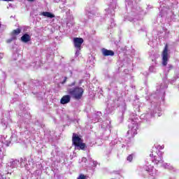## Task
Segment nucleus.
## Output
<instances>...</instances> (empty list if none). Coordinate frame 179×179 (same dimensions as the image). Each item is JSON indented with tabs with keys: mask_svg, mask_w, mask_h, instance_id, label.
<instances>
[{
	"mask_svg": "<svg viewBox=\"0 0 179 179\" xmlns=\"http://www.w3.org/2000/svg\"><path fill=\"white\" fill-rule=\"evenodd\" d=\"M168 87L167 76H165L161 85L157 87L156 93L151 94L150 96H145V100L150 103L151 108H148L150 111H148L147 113H143L140 116L141 120L148 122V121H150V118H152V117L162 116L160 103L156 101H157V96H164V94H166L164 89H167Z\"/></svg>",
	"mask_w": 179,
	"mask_h": 179,
	"instance_id": "obj_1",
	"label": "nucleus"
},
{
	"mask_svg": "<svg viewBox=\"0 0 179 179\" xmlns=\"http://www.w3.org/2000/svg\"><path fill=\"white\" fill-rule=\"evenodd\" d=\"M150 156L152 157V163H155L157 166H162L163 164V152H160L157 148H152V151Z\"/></svg>",
	"mask_w": 179,
	"mask_h": 179,
	"instance_id": "obj_2",
	"label": "nucleus"
},
{
	"mask_svg": "<svg viewBox=\"0 0 179 179\" xmlns=\"http://www.w3.org/2000/svg\"><path fill=\"white\" fill-rule=\"evenodd\" d=\"M159 16L163 19H168L169 22H171V20H176L177 15H174L170 8L166 7L164 4H162L161 6Z\"/></svg>",
	"mask_w": 179,
	"mask_h": 179,
	"instance_id": "obj_3",
	"label": "nucleus"
},
{
	"mask_svg": "<svg viewBox=\"0 0 179 179\" xmlns=\"http://www.w3.org/2000/svg\"><path fill=\"white\" fill-rule=\"evenodd\" d=\"M143 173L150 179L156 178V169L151 164H145L143 168Z\"/></svg>",
	"mask_w": 179,
	"mask_h": 179,
	"instance_id": "obj_4",
	"label": "nucleus"
},
{
	"mask_svg": "<svg viewBox=\"0 0 179 179\" xmlns=\"http://www.w3.org/2000/svg\"><path fill=\"white\" fill-rule=\"evenodd\" d=\"M69 94L72 96L76 100H80L82 96H83L84 90L83 88L80 87H76L75 88H71L69 90Z\"/></svg>",
	"mask_w": 179,
	"mask_h": 179,
	"instance_id": "obj_5",
	"label": "nucleus"
},
{
	"mask_svg": "<svg viewBox=\"0 0 179 179\" xmlns=\"http://www.w3.org/2000/svg\"><path fill=\"white\" fill-rule=\"evenodd\" d=\"M131 122V124L129 125V131L127 134L131 135V136H135L136 134H138V121L136 120V117L129 119Z\"/></svg>",
	"mask_w": 179,
	"mask_h": 179,
	"instance_id": "obj_6",
	"label": "nucleus"
},
{
	"mask_svg": "<svg viewBox=\"0 0 179 179\" xmlns=\"http://www.w3.org/2000/svg\"><path fill=\"white\" fill-rule=\"evenodd\" d=\"M118 6H117V0H112L108 8L105 9V12L107 13L108 17H111L115 15V10L117 9Z\"/></svg>",
	"mask_w": 179,
	"mask_h": 179,
	"instance_id": "obj_7",
	"label": "nucleus"
},
{
	"mask_svg": "<svg viewBox=\"0 0 179 179\" xmlns=\"http://www.w3.org/2000/svg\"><path fill=\"white\" fill-rule=\"evenodd\" d=\"M74 47L76 49V56L78 57L82 50V44H83V38H73Z\"/></svg>",
	"mask_w": 179,
	"mask_h": 179,
	"instance_id": "obj_8",
	"label": "nucleus"
},
{
	"mask_svg": "<svg viewBox=\"0 0 179 179\" xmlns=\"http://www.w3.org/2000/svg\"><path fill=\"white\" fill-rule=\"evenodd\" d=\"M136 1L134 0H126V8L127 12H131L129 13V16L132 15V12H136Z\"/></svg>",
	"mask_w": 179,
	"mask_h": 179,
	"instance_id": "obj_9",
	"label": "nucleus"
},
{
	"mask_svg": "<svg viewBox=\"0 0 179 179\" xmlns=\"http://www.w3.org/2000/svg\"><path fill=\"white\" fill-rule=\"evenodd\" d=\"M162 65L163 66H166L169 62V59L170 58V55H169V45H166L164 49L162 54Z\"/></svg>",
	"mask_w": 179,
	"mask_h": 179,
	"instance_id": "obj_10",
	"label": "nucleus"
},
{
	"mask_svg": "<svg viewBox=\"0 0 179 179\" xmlns=\"http://www.w3.org/2000/svg\"><path fill=\"white\" fill-rule=\"evenodd\" d=\"M17 138L16 136L12 135L10 137V140H8V136H1V143L5 145L6 147L9 146L10 142H17Z\"/></svg>",
	"mask_w": 179,
	"mask_h": 179,
	"instance_id": "obj_11",
	"label": "nucleus"
},
{
	"mask_svg": "<svg viewBox=\"0 0 179 179\" xmlns=\"http://www.w3.org/2000/svg\"><path fill=\"white\" fill-rule=\"evenodd\" d=\"M96 13H97V8H96L86 9L85 14L89 17V19H92V17H93V16H96Z\"/></svg>",
	"mask_w": 179,
	"mask_h": 179,
	"instance_id": "obj_12",
	"label": "nucleus"
},
{
	"mask_svg": "<svg viewBox=\"0 0 179 179\" xmlns=\"http://www.w3.org/2000/svg\"><path fill=\"white\" fill-rule=\"evenodd\" d=\"M72 142H73V145H74V146L76 148V146H77V145H79L80 143H83V141L82 140L80 136H79L78 134H73V138H72Z\"/></svg>",
	"mask_w": 179,
	"mask_h": 179,
	"instance_id": "obj_13",
	"label": "nucleus"
},
{
	"mask_svg": "<svg viewBox=\"0 0 179 179\" xmlns=\"http://www.w3.org/2000/svg\"><path fill=\"white\" fill-rule=\"evenodd\" d=\"M101 52L103 55V57H114V51L107 50L106 48H102L101 49Z\"/></svg>",
	"mask_w": 179,
	"mask_h": 179,
	"instance_id": "obj_14",
	"label": "nucleus"
},
{
	"mask_svg": "<svg viewBox=\"0 0 179 179\" xmlns=\"http://www.w3.org/2000/svg\"><path fill=\"white\" fill-rule=\"evenodd\" d=\"M71 101V95H64L60 100V104H68Z\"/></svg>",
	"mask_w": 179,
	"mask_h": 179,
	"instance_id": "obj_15",
	"label": "nucleus"
},
{
	"mask_svg": "<svg viewBox=\"0 0 179 179\" xmlns=\"http://www.w3.org/2000/svg\"><path fill=\"white\" fill-rule=\"evenodd\" d=\"M8 166L11 169H16L19 166V160L17 159H10V163L8 164Z\"/></svg>",
	"mask_w": 179,
	"mask_h": 179,
	"instance_id": "obj_16",
	"label": "nucleus"
},
{
	"mask_svg": "<svg viewBox=\"0 0 179 179\" xmlns=\"http://www.w3.org/2000/svg\"><path fill=\"white\" fill-rule=\"evenodd\" d=\"M149 72L151 73H156V72H157V64H156V62L152 63L149 67Z\"/></svg>",
	"mask_w": 179,
	"mask_h": 179,
	"instance_id": "obj_17",
	"label": "nucleus"
},
{
	"mask_svg": "<svg viewBox=\"0 0 179 179\" xmlns=\"http://www.w3.org/2000/svg\"><path fill=\"white\" fill-rule=\"evenodd\" d=\"M10 122V119H8V117H3L1 121V124L3 126V128H4V129H6V128H8V123Z\"/></svg>",
	"mask_w": 179,
	"mask_h": 179,
	"instance_id": "obj_18",
	"label": "nucleus"
},
{
	"mask_svg": "<svg viewBox=\"0 0 179 179\" xmlns=\"http://www.w3.org/2000/svg\"><path fill=\"white\" fill-rule=\"evenodd\" d=\"M41 15L42 16H45V17H49V19H52V18L55 17V15L54 14H52V13H50V12H47V11L42 12L41 13Z\"/></svg>",
	"mask_w": 179,
	"mask_h": 179,
	"instance_id": "obj_19",
	"label": "nucleus"
},
{
	"mask_svg": "<svg viewBox=\"0 0 179 179\" xmlns=\"http://www.w3.org/2000/svg\"><path fill=\"white\" fill-rule=\"evenodd\" d=\"M75 149L77 150H85L86 149V144L83 143H80L78 145L75 146Z\"/></svg>",
	"mask_w": 179,
	"mask_h": 179,
	"instance_id": "obj_20",
	"label": "nucleus"
},
{
	"mask_svg": "<svg viewBox=\"0 0 179 179\" xmlns=\"http://www.w3.org/2000/svg\"><path fill=\"white\" fill-rule=\"evenodd\" d=\"M30 35H29L28 34H24L21 37V41H22V43H29V41H30Z\"/></svg>",
	"mask_w": 179,
	"mask_h": 179,
	"instance_id": "obj_21",
	"label": "nucleus"
},
{
	"mask_svg": "<svg viewBox=\"0 0 179 179\" xmlns=\"http://www.w3.org/2000/svg\"><path fill=\"white\" fill-rule=\"evenodd\" d=\"M110 122L109 120H107L106 122H103L101 124V128H103L105 129H110Z\"/></svg>",
	"mask_w": 179,
	"mask_h": 179,
	"instance_id": "obj_22",
	"label": "nucleus"
},
{
	"mask_svg": "<svg viewBox=\"0 0 179 179\" xmlns=\"http://www.w3.org/2000/svg\"><path fill=\"white\" fill-rule=\"evenodd\" d=\"M162 166L164 167V169H167L168 170H174V167H173V166L170 164L162 163Z\"/></svg>",
	"mask_w": 179,
	"mask_h": 179,
	"instance_id": "obj_23",
	"label": "nucleus"
},
{
	"mask_svg": "<svg viewBox=\"0 0 179 179\" xmlns=\"http://www.w3.org/2000/svg\"><path fill=\"white\" fill-rule=\"evenodd\" d=\"M113 111H114V106H111V105L108 103L106 108V114H111Z\"/></svg>",
	"mask_w": 179,
	"mask_h": 179,
	"instance_id": "obj_24",
	"label": "nucleus"
},
{
	"mask_svg": "<svg viewBox=\"0 0 179 179\" xmlns=\"http://www.w3.org/2000/svg\"><path fill=\"white\" fill-rule=\"evenodd\" d=\"M26 158H21L20 160L19 161V164H20L21 167H26Z\"/></svg>",
	"mask_w": 179,
	"mask_h": 179,
	"instance_id": "obj_25",
	"label": "nucleus"
},
{
	"mask_svg": "<svg viewBox=\"0 0 179 179\" xmlns=\"http://www.w3.org/2000/svg\"><path fill=\"white\" fill-rule=\"evenodd\" d=\"M21 31H22V30L20 29L17 28V29H14L13 31V34H16V35L20 34Z\"/></svg>",
	"mask_w": 179,
	"mask_h": 179,
	"instance_id": "obj_26",
	"label": "nucleus"
},
{
	"mask_svg": "<svg viewBox=\"0 0 179 179\" xmlns=\"http://www.w3.org/2000/svg\"><path fill=\"white\" fill-rule=\"evenodd\" d=\"M13 40H16V36H12L10 38L7 40V43L9 44L13 41Z\"/></svg>",
	"mask_w": 179,
	"mask_h": 179,
	"instance_id": "obj_27",
	"label": "nucleus"
},
{
	"mask_svg": "<svg viewBox=\"0 0 179 179\" xmlns=\"http://www.w3.org/2000/svg\"><path fill=\"white\" fill-rule=\"evenodd\" d=\"M73 25V22H72V21H67V22H66L67 27H72Z\"/></svg>",
	"mask_w": 179,
	"mask_h": 179,
	"instance_id": "obj_28",
	"label": "nucleus"
},
{
	"mask_svg": "<svg viewBox=\"0 0 179 179\" xmlns=\"http://www.w3.org/2000/svg\"><path fill=\"white\" fill-rule=\"evenodd\" d=\"M134 159V157L132 156V155H130L127 157V162H132Z\"/></svg>",
	"mask_w": 179,
	"mask_h": 179,
	"instance_id": "obj_29",
	"label": "nucleus"
},
{
	"mask_svg": "<svg viewBox=\"0 0 179 179\" xmlns=\"http://www.w3.org/2000/svg\"><path fill=\"white\" fill-rule=\"evenodd\" d=\"M171 69H173V65L169 64L166 67V71L169 72V71H171Z\"/></svg>",
	"mask_w": 179,
	"mask_h": 179,
	"instance_id": "obj_30",
	"label": "nucleus"
},
{
	"mask_svg": "<svg viewBox=\"0 0 179 179\" xmlns=\"http://www.w3.org/2000/svg\"><path fill=\"white\" fill-rule=\"evenodd\" d=\"M77 179H86V176L80 174Z\"/></svg>",
	"mask_w": 179,
	"mask_h": 179,
	"instance_id": "obj_31",
	"label": "nucleus"
},
{
	"mask_svg": "<svg viewBox=\"0 0 179 179\" xmlns=\"http://www.w3.org/2000/svg\"><path fill=\"white\" fill-rule=\"evenodd\" d=\"M3 153H2V148H0V159H3Z\"/></svg>",
	"mask_w": 179,
	"mask_h": 179,
	"instance_id": "obj_32",
	"label": "nucleus"
},
{
	"mask_svg": "<svg viewBox=\"0 0 179 179\" xmlns=\"http://www.w3.org/2000/svg\"><path fill=\"white\" fill-rule=\"evenodd\" d=\"M134 108H136L135 111L139 112V106H135Z\"/></svg>",
	"mask_w": 179,
	"mask_h": 179,
	"instance_id": "obj_33",
	"label": "nucleus"
},
{
	"mask_svg": "<svg viewBox=\"0 0 179 179\" xmlns=\"http://www.w3.org/2000/svg\"><path fill=\"white\" fill-rule=\"evenodd\" d=\"M75 83H76V82H73L71 84H70V85H69V86L70 87H72V86H75Z\"/></svg>",
	"mask_w": 179,
	"mask_h": 179,
	"instance_id": "obj_34",
	"label": "nucleus"
},
{
	"mask_svg": "<svg viewBox=\"0 0 179 179\" xmlns=\"http://www.w3.org/2000/svg\"><path fill=\"white\" fill-rule=\"evenodd\" d=\"M127 109V104H125L124 102H123V110H125Z\"/></svg>",
	"mask_w": 179,
	"mask_h": 179,
	"instance_id": "obj_35",
	"label": "nucleus"
},
{
	"mask_svg": "<svg viewBox=\"0 0 179 179\" xmlns=\"http://www.w3.org/2000/svg\"><path fill=\"white\" fill-rule=\"evenodd\" d=\"M92 163H93L94 167H96V166H97V162H96V161H92Z\"/></svg>",
	"mask_w": 179,
	"mask_h": 179,
	"instance_id": "obj_36",
	"label": "nucleus"
},
{
	"mask_svg": "<svg viewBox=\"0 0 179 179\" xmlns=\"http://www.w3.org/2000/svg\"><path fill=\"white\" fill-rule=\"evenodd\" d=\"M86 160H87V159H86V157H83V158H82V162H83L84 163H86Z\"/></svg>",
	"mask_w": 179,
	"mask_h": 179,
	"instance_id": "obj_37",
	"label": "nucleus"
},
{
	"mask_svg": "<svg viewBox=\"0 0 179 179\" xmlns=\"http://www.w3.org/2000/svg\"><path fill=\"white\" fill-rule=\"evenodd\" d=\"M65 82H66V77H65V78H64V81L62 83V85H64V83H65Z\"/></svg>",
	"mask_w": 179,
	"mask_h": 179,
	"instance_id": "obj_38",
	"label": "nucleus"
},
{
	"mask_svg": "<svg viewBox=\"0 0 179 179\" xmlns=\"http://www.w3.org/2000/svg\"><path fill=\"white\" fill-rule=\"evenodd\" d=\"M114 26H115L114 22H111L110 27H114Z\"/></svg>",
	"mask_w": 179,
	"mask_h": 179,
	"instance_id": "obj_39",
	"label": "nucleus"
},
{
	"mask_svg": "<svg viewBox=\"0 0 179 179\" xmlns=\"http://www.w3.org/2000/svg\"><path fill=\"white\" fill-rule=\"evenodd\" d=\"M3 57V53H0V59H1V58Z\"/></svg>",
	"mask_w": 179,
	"mask_h": 179,
	"instance_id": "obj_40",
	"label": "nucleus"
},
{
	"mask_svg": "<svg viewBox=\"0 0 179 179\" xmlns=\"http://www.w3.org/2000/svg\"><path fill=\"white\" fill-rule=\"evenodd\" d=\"M126 19H128V20H129V22H132V20H134V19H129L128 17H127Z\"/></svg>",
	"mask_w": 179,
	"mask_h": 179,
	"instance_id": "obj_41",
	"label": "nucleus"
},
{
	"mask_svg": "<svg viewBox=\"0 0 179 179\" xmlns=\"http://www.w3.org/2000/svg\"><path fill=\"white\" fill-rule=\"evenodd\" d=\"M29 2H34V0H27Z\"/></svg>",
	"mask_w": 179,
	"mask_h": 179,
	"instance_id": "obj_42",
	"label": "nucleus"
},
{
	"mask_svg": "<svg viewBox=\"0 0 179 179\" xmlns=\"http://www.w3.org/2000/svg\"><path fill=\"white\" fill-rule=\"evenodd\" d=\"M116 173H117V174H120V172H119V171H116Z\"/></svg>",
	"mask_w": 179,
	"mask_h": 179,
	"instance_id": "obj_43",
	"label": "nucleus"
},
{
	"mask_svg": "<svg viewBox=\"0 0 179 179\" xmlns=\"http://www.w3.org/2000/svg\"><path fill=\"white\" fill-rule=\"evenodd\" d=\"M56 2H59V0H56Z\"/></svg>",
	"mask_w": 179,
	"mask_h": 179,
	"instance_id": "obj_44",
	"label": "nucleus"
},
{
	"mask_svg": "<svg viewBox=\"0 0 179 179\" xmlns=\"http://www.w3.org/2000/svg\"><path fill=\"white\" fill-rule=\"evenodd\" d=\"M113 85V83H110V85L111 86Z\"/></svg>",
	"mask_w": 179,
	"mask_h": 179,
	"instance_id": "obj_45",
	"label": "nucleus"
},
{
	"mask_svg": "<svg viewBox=\"0 0 179 179\" xmlns=\"http://www.w3.org/2000/svg\"><path fill=\"white\" fill-rule=\"evenodd\" d=\"M0 27H1V24H0Z\"/></svg>",
	"mask_w": 179,
	"mask_h": 179,
	"instance_id": "obj_46",
	"label": "nucleus"
}]
</instances>
